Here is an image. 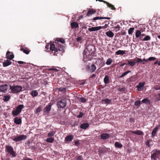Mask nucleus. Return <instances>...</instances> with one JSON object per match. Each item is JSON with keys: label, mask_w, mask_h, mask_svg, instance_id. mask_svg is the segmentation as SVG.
Returning a JSON list of instances; mask_svg holds the SVG:
<instances>
[{"label": "nucleus", "mask_w": 160, "mask_h": 160, "mask_svg": "<svg viewBox=\"0 0 160 160\" xmlns=\"http://www.w3.org/2000/svg\"><path fill=\"white\" fill-rule=\"evenodd\" d=\"M95 51V48L94 46L90 45L88 46L83 51V57L84 58H89L90 56L93 54Z\"/></svg>", "instance_id": "nucleus-1"}, {"label": "nucleus", "mask_w": 160, "mask_h": 160, "mask_svg": "<svg viewBox=\"0 0 160 160\" xmlns=\"http://www.w3.org/2000/svg\"><path fill=\"white\" fill-rule=\"evenodd\" d=\"M64 40L62 38H57L55 40V43L56 46L58 47L59 51L62 52H64V47L62 43L63 44L65 43Z\"/></svg>", "instance_id": "nucleus-2"}, {"label": "nucleus", "mask_w": 160, "mask_h": 160, "mask_svg": "<svg viewBox=\"0 0 160 160\" xmlns=\"http://www.w3.org/2000/svg\"><path fill=\"white\" fill-rule=\"evenodd\" d=\"M22 89V86L19 85L11 86L10 85V89L13 93H17L20 92Z\"/></svg>", "instance_id": "nucleus-3"}, {"label": "nucleus", "mask_w": 160, "mask_h": 160, "mask_svg": "<svg viewBox=\"0 0 160 160\" xmlns=\"http://www.w3.org/2000/svg\"><path fill=\"white\" fill-rule=\"evenodd\" d=\"M6 149L7 152L9 153L12 157H15L16 156V153L12 147L7 145L6 146Z\"/></svg>", "instance_id": "nucleus-4"}, {"label": "nucleus", "mask_w": 160, "mask_h": 160, "mask_svg": "<svg viewBox=\"0 0 160 160\" xmlns=\"http://www.w3.org/2000/svg\"><path fill=\"white\" fill-rule=\"evenodd\" d=\"M27 138L26 135H20L19 136H14L12 138L13 140L16 142H19L25 140Z\"/></svg>", "instance_id": "nucleus-5"}, {"label": "nucleus", "mask_w": 160, "mask_h": 160, "mask_svg": "<svg viewBox=\"0 0 160 160\" xmlns=\"http://www.w3.org/2000/svg\"><path fill=\"white\" fill-rule=\"evenodd\" d=\"M49 48L50 50L52 51L54 55H57L58 52L59 51L55 44L52 43L50 44Z\"/></svg>", "instance_id": "nucleus-6"}, {"label": "nucleus", "mask_w": 160, "mask_h": 160, "mask_svg": "<svg viewBox=\"0 0 160 160\" xmlns=\"http://www.w3.org/2000/svg\"><path fill=\"white\" fill-rule=\"evenodd\" d=\"M96 68V67L94 64H92L91 65H88L87 66V71L91 73L94 72Z\"/></svg>", "instance_id": "nucleus-7"}, {"label": "nucleus", "mask_w": 160, "mask_h": 160, "mask_svg": "<svg viewBox=\"0 0 160 160\" xmlns=\"http://www.w3.org/2000/svg\"><path fill=\"white\" fill-rule=\"evenodd\" d=\"M58 105L60 108H63L66 105V100L65 99H63L57 102Z\"/></svg>", "instance_id": "nucleus-8"}, {"label": "nucleus", "mask_w": 160, "mask_h": 160, "mask_svg": "<svg viewBox=\"0 0 160 160\" xmlns=\"http://www.w3.org/2000/svg\"><path fill=\"white\" fill-rule=\"evenodd\" d=\"M8 88V85L7 84L0 85V92L5 93Z\"/></svg>", "instance_id": "nucleus-9"}, {"label": "nucleus", "mask_w": 160, "mask_h": 160, "mask_svg": "<svg viewBox=\"0 0 160 160\" xmlns=\"http://www.w3.org/2000/svg\"><path fill=\"white\" fill-rule=\"evenodd\" d=\"M20 50L22 51L25 53L28 54L30 52V50L27 47H24V46L21 45L20 47Z\"/></svg>", "instance_id": "nucleus-10"}, {"label": "nucleus", "mask_w": 160, "mask_h": 160, "mask_svg": "<svg viewBox=\"0 0 160 160\" xmlns=\"http://www.w3.org/2000/svg\"><path fill=\"white\" fill-rule=\"evenodd\" d=\"M6 58L7 59L11 60L14 58V55L12 52L8 51L6 54Z\"/></svg>", "instance_id": "nucleus-11"}, {"label": "nucleus", "mask_w": 160, "mask_h": 160, "mask_svg": "<svg viewBox=\"0 0 160 160\" xmlns=\"http://www.w3.org/2000/svg\"><path fill=\"white\" fill-rule=\"evenodd\" d=\"M145 84V82L139 83L137 87L138 90L139 91L142 90L144 88V85Z\"/></svg>", "instance_id": "nucleus-12"}, {"label": "nucleus", "mask_w": 160, "mask_h": 160, "mask_svg": "<svg viewBox=\"0 0 160 160\" xmlns=\"http://www.w3.org/2000/svg\"><path fill=\"white\" fill-rule=\"evenodd\" d=\"M160 128V125H158L154 128L152 132V137L153 138L156 135L157 132Z\"/></svg>", "instance_id": "nucleus-13"}, {"label": "nucleus", "mask_w": 160, "mask_h": 160, "mask_svg": "<svg viewBox=\"0 0 160 160\" xmlns=\"http://www.w3.org/2000/svg\"><path fill=\"white\" fill-rule=\"evenodd\" d=\"M101 29V26L97 27H92L91 28H89L88 29V31L90 32L98 31Z\"/></svg>", "instance_id": "nucleus-14"}, {"label": "nucleus", "mask_w": 160, "mask_h": 160, "mask_svg": "<svg viewBox=\"0 0 160 160\" xmlns=\"http://www.w3.org/2000/svg\"><path fill=\"white\" fill-rule=\"evenodd\" d=\"M14 122L17 124H20L22 123V119L18 117H16L14 119Z\"/></svg>", "instance_id": "nucleus-15"}, {"label": "nucleus", "mask_w": 160, "mask_h": 160, "mask_svg": "<svg viewBox=\"0 0 160 160\" xmlns=\"http://www.w3.org/2000/svg\"><path fill=\"white\" fill-rule=\"evenodd\" d=\"M130 132L132 133L136 134L138 135H143V132L140 130H138L134 131H131Z\"/></svg>", "instance_id": "nucleus-16"}, {"label": "nucleus", "mask_w": 160, "mask_h": 160, "mask_svg": "<svg viewBox=\"0 0 160 160\" xmlns=\"http://www.w3.org/2000/svg\"><path fill=\"white\" fill-rule=\"evenodd\" d=\"M109 135L108 133H103L101 135V138L103 140L107 139L109 138Z\"/></svg>", "instance_id": "nucleus-17"}, {"label": "nucleus", "mask_w": 160, "mask_h": 160, "mask_svg": "<svg viewBox=\"0 0 160 160\" xmlns=\"http://www.w3.org/2000/svg\"><path fill=\"white\" fill-rule=\"evenodd\" d=\"M12 62L10 61L7 60L6 61L4 62L3 63V66L4 67H6L9 65H11Z\"/></svg>", "instance_id": "nucleus-18"}, {"label": "nucleus", "mask_w": 160, "mask_h": 160, "mask_svg": "<svg viewBox=\"0 0 160 160\" xmlns=\"http://www.w3.org/2000/svg\"><path fill=\"white\" fill-rule=\"evenodd\" d=\"M110 19V18L109 17H96L94 18H93V20L94 21H95L99 20V19Z\"/></svg>", "instance_id": "nucleus-19"}, {"label": "nucleus", "mask_w": 160, "mask_h": 160, "mask_svg": "<svg viewBox=\"0 0 160 160\" xmlns=\"http://www.w3.org/2000/svg\"><path fill=\"white\" fill-rule=\"evenodd\" d=\"M52 105L49 103L48 105L44 109V112H48L51 109Z\"/></svg>", "instance_id": "nucleus-20"}, {"label": "nucleus", "mask_w": 160, "mask_h": 160, "mask_svg": "<svg viewBox=\"0 0 160 160\" xmlns=\"http://www.w3.org/2000/svg\"><path fill=\"white\" fill-rule=\"evenodd\" d=\"M24 106L22 104H20L18 105L16 108V110L20 113L22 111V109L23 108Z\"/></svg>", "instance_id": "nucleus-21"}, {"label": "nucleus", "mask_w": 160, "mask_h": 160, "mask_svg": "<svg viewBox=\"0 0 160 160\" xmlns=\"http://www.w3.org/2000/svg\"><path fill=\"white\" fill-rule=\"evenodd\" d=\"M106 34L108 37L110 38H112L114 35V34L111 31H109L106 32Z\"/></svg>", "instance_id": "nucleus-22"}, {"label": "nucleus", "mask_w": 160, "mask_h": 160, "mask_svg": "<svg viewBox=\"0 0 160 160\" xmlns=\"http://www.w3.org/2000/svg\"><path fill=\"white\" fill-rule=\"evenodd\" d=\"M73 138V136L72 135H69L65 138V141L67 142L71 141Z\"/></svg>", "instance_id": "nucleus-23"}, {"label": "nucleus", "mask_w": 160, "mask_h": 160, "mask_svg": "<svg viewBox=\"0 0 160 160\" xmlns=\"http://www.w3.org/2000/svg\"><path fill=\"white\" fill-rule=\"evenodd\" d=\"M71 26L72 28H76L79 26L78 23L76 22H73L71 23Z\"/></svg>", "instance_id": "nucleus-24"}, {"label": "nucleus", "mask_w": 160, "mask_h": 160, "mask_svg": "<svg viewBox=\"0 0 160 160\" xmlns=\"http://www.w3.org/2000/svg\"><path fill=\"white\" fill-rule=\"evenodd\" d=\"M104 83L106 84H108L109 82V77L108 75H106L103 80Z\"/></svg>", "instance_id": "nucleus-25"}, {"label": "nucleus", "mask_w": 160, "mask_h": 160, "mask_svg": "<svg viewBox=\"0 0 160 160\" xmlns=\"http://www.w3.org/2000/svg\"><path fill=\"white\" fill-rule=\"evenodd\" d=\"M89 127V124L88 123H83L80 125V128L83 129H86Z\"/></svg>", "instance_id": "nucleus-26"}, {"label": "nucleus", "mask_w": 160, "mask_h": 160, "mask_svg": "<svg viewBox=\"0 0 160 160\" xmlns=\"http://www.w3.org/2000/svg\"><path fill=\"white\" fill-rule=\"evenodd\" d=\"M96 12V11L95 10H93L92 9L89 10L88 11L87 15L88 16H90Z\"/></svg>", "instance_id": "nucleus-27"}, {"label": "nucleus", "mask_w": 160, "mask_h": 160, "mask_svg": "<svg viewBox=\"0 0 160 160\" xmlns=\"http://www.w3.org/2000/svg\"><path fill=\"white\" fill-rule=\"evenodd\" d=\"M105 2V3L107 5L108 7L111 8V9L113 10H115L116 9V8L114 7V6L112 5V4L109 3L108 2Z\"/></svg>", "instance_id": "nucleus-28"}, {"label": "nucleus", "mask_w": 160, "mask_h": 160, "mask_svg": "<svg viewBox=\"0 0 160 160\" xmlns=\"http://www.w3.org/2000/svg\"><path fill=\"white\" fill-rule=\"evenodd\" d=\"M125 51L119 50L115 52V54L118 55H123L125 53Z\"/></svg>", "instance_id": "nucleus-29"}, {"label": "nucleus", "mask_w": 160, "mask_h": 160, "mask_svg": "<svg viewBox=\"0 0 160 160\" xmlns=\"http://www.w3.org/2000/svg\"><path fill=\"white\" fill-rule=\"evenodd\" d=\"M57 89L59 92H65L66 91V88L65 87H60L57 88Z\"/></svg>", "instance_id": "nucleus-30"}, {"label": "nucleus", "mask_w": 160, "mask_h": 160, "mask_svg": "<svg viewBox=\"0 0 160 160\" xmlns=\"http://www.w3.org/2000/svg\"><path fill=\"white\" fill-rule=\"evenodd\" d=\"M20 113L16 109L13 110L12 112V114L14 117L18 116Z\"/></svg>", "instance_id": "nucleus-31"}, {"label": "nucleus", "mask_w": 160, "mask_h": 160, "mask_svg": "<svg viewBox=\"0 0 160 160\" xmlns=\"http://www.w3.org/2000/svg\"><path fill=\"white\" fill-rule=\"evenodd\" d=\"M31 94L33 97H35L38 96V93L36 90H32L31 92Z\"/></svg>", "instance_id": "nucleus-32"}, {"label": "nucleus", "mask_w": 160, "mask_h": 160, "mask_svg": "<svg viewBox=\"0 0 160 160\" xmlns=\"http://www.w3.org/2000/svg\"><path fill=\"white\" fill-rule=\"evenodd\" d=\"M158 154L156 152H155L152 155L151 158L155 160L158 157Z\"/></svg>", "instance_id": "nucleus-33"}, {"label": "nucleus", "mask_w": 160, "mask_h": 160, "mask_svg": "<svg viewBox=\"0 0 160 160\" xmlns=\"http://www.w3.org/2000/svg\"><path fill=\"white\" fill-rule=\"evenodd\" d=\"M114 145L116 147L118 148H121L122 147V145L118 142H116L114 144Z\"/></svg>", "instance_id": "nucleus-34"}, {"label": "nucleus", "mask_w": 160, "mask_h": 160, "mask_svg": "<svg viewBox=\"0 0 160 160\" xmlns=\"http://www.w3.org/2000/svg\"><path fill=\"white\" fill-rule=\"evenodd\" d=\"M56 133V132L54 131H51L48 134V137H51L53 136Z\"/></svg>", "instance_id": "nucleus-35"}, {"label": "nucleus", "mask_w": 160, "mask_h": 160, "mask_svg": "<svg viewBox=\"0 0 160 160\" xmlns=\"http://www.w3.org/2000/svg\"><path fill=\"white\" fill-rule=\"evenodd\" d=\"M135 64L136 62L134 61H128V64L131 67L135 65Z\"/></svg>", "instance_id": "nucleus-36"}, {"label": "nucleus", "mask_w": 160, "mask_h": 160, "mask_svg": "<svg viewBox=\"0 0 160 160\" xmlns=\"http://www.w3.org/2000/svg\"><path fill=\"white\" fill-rule=\"evenodd\" d=\"M112 62V58H109L108 59L106 62V64L107 65H110Z\"/></svg>", "instance_id": "nucleus-37"}, {"label": "nucleus", "mask_w": 160, "mask_h": 160, "mask_svg": "<svg viewBox=\"0 0 160 160\" xmlns=\"http://www.w3.org/2000/svg\"><path fill=\"white\" fill-rule=\"evenodd\" d=\"M142 102L145 104H149L150 101L148 98H145L142 101Z\"/></svg>", "instance_id": "nucleus-38"}, {"label": "nucleus", "mask_w": 160, "mask_h": 160, "mask_svg": "<svg viewBox=\"0 0 160 160\" xmlns=\"http://www.w3.org/2000/svg\"><path fill=\"white\" fill-rule=\"evenodd\" d=\"M141 32L139 30H137L135 33L136 37L137 38H138L141 36Z\"/></svg>", "instance_id": "nucleus-39"}, {"label": "nucleus", "mask_w": 160, "mask_h": 160, "mask_svg": "<svg viewBox=\"0 0 160 160\" xmlns=\"http://www.w3.org/2000/svg\"><path fill=\"white\" fill-rule=\"evenodd\" d=\"M151 39V37L149 35L146 36L143 39V41H147L150 40Z\"/></svg>", "instance_id": "nucleus-40"}, {"label": "nucleus", "mask_w": 160, "mask_h": 160, "mask_svg": "<svg viewBox=\"0 0 160 160\" xmlns=\"http://www.w3.org/2000/svg\"><path fill=\"white\" fill-rule=\"evenodd\" d=\"M54 140V138L51 137L47 138L46 141L47 142L52 143L53 142Z\"/></svg>", "instance_id": "nucleus-41"}, {"label": "nucleus", "mask_w": 160, "mask_h": 160, "mask_svg": "<svg viewBox=\"0 0 160 160\" xmlns=\"http://www.w3.org/2000/svg\"><path fill=\"white\" fill-rule=\"evenodd\" d=\"M134 30V28H130L128 30V33L129 34H132Z\"/></svg>", "instance_id": "nucleus-42"}, {"label": "nucleus", "mask_w": 160, "mask_h": 160, "mask_svg": "<svg viewBox=\"0 0 160 160\" xmlns=\"http://www.w3.org/2000/svg\"><path fill=\"white\" fill-rule=\"evenodd\" d=\"M131 72V71H127L124 73H123L121 76H120L119 77L120 78H122L123 77H124L125 75H126L128 73L130 72Z\"/></svg>", "instance_id": "nucleus-43"}, {"label": "nucleus", "mask_w": 160, "mask_h": 160, "mask_svg": "<svg viewBox=\"0 0 160 160\" xmlns=\"http://www.w3.org/2000/svg\"><path fill=\"white\" fill-rule=\"evenodd\" d=\"M10 98V96H5L4 97L3 100L4 101H7L9 100Z\"/></svg>", "instance_id": "nucleus-44"}, {"label": "nucleus", "mask_w": 160, "mask_h": 160, "mask_svg": "<svg viewBox=\"0 0 160 160\" xmlns=\"http://www.w3.org/2000/svg\"><path fill=\"white\" fill-rule=\"evenodd\" d=\"M82 37H78L77 38L76 40H77V41L78 42H79L80 43H81L82 42Z\"/></svg>", "instance_id": "nucleus-45"}, {"label": "nucleus", "mask_w": 160, "mask_h": 160, "mask_svg": "<svg viewBox=\"0 0 160 160\" xmlns=\"http://www.w3.org/2000/svg\"><path fill=\"white\" fill-rule=\"evenodd\" d=\"M79 101L80 102H86V98H81L79 99Z\"/></svg>", "instance_id": "nucleus-46"}, {"label": "nucleus", "mask_w": 160, "mask_h": 160, "mask_svg": "<svg viewBox=\"0 0 160 160\" xmlns=\"http://www.w3.org/2000/svg\"><path fill=\"white\" fill-rule=\"evenodd\" d=\"M115 29H116V31H118L120 30V26L119 25H117L115 27H114Z\"/></svg>", "instance_id": "nucleus-47"}, {"label": "nucleus", "mask_w": 160, "mask_h": 160, "mask_svg": "<svg viewBox=\"0 0 160 160\" xmlns=\"http://www.w3.org/2000/svg\"><path fill=\"white\" fill-rule=\"evenodd\" d=\"M108 24H105V25L103 26H101V29L106 28L108 27V25L109 24V22H108Z\"/></svg>", "instance_id": "nucleus-48"}, {"label": "nucleus", "mask_w": 160, "mask_h": 160, "mask_svg": "<svg viewBox=\"0 0 160 160\" xmlns=\"http://www.w3.org/2000/svg\"><path fill=\"white\" fill-rule=\"evenodd\" d=\"M103 101H104L106 103H109L111 102V100L108 99H104L103 100Z\"/></svg>", "instance_id": "nucleus-49"}, {"label": "nucleus", "mask_w": 160, "mask_h": 160, "mask_svg": "<svg viewBox=\"0 0 160 160\" xmlns=\"http://www.w3.org/2000/svg\"><path fill=\"white\" fill-rule=\"evenodd\" d=\"M156 100L157 101H160V93H159L157 95V96L156 97Z\"/></svg>", "instance_id": "nucleus-50"}, {"label": "nucleus", "mask_w": 160, "mask_h": 160, "mask_svg": "<svg viewBox=\"0 0 160 160\" xmlns=\"http://www.w3.org/2000/svg\"><path fill=\"white\" fill-rule=\"evenodd\" d=\"M84 114L81 112H79V114L77 116V117L79 118H82Z\"/></svg>", "instance_id": "nucleus-51"}, {"label": "nucleus", "mask_w": 160, "mask_h": 160, "mask_svg": "<svg viewBox=\"0 0 160 160\" xmlns=\"http://www.w3.org/2000/svg\"><path fill=\"white\" fill-rule=\"evenodd\" d=\"M156 59V58L154 57H150L148 59V61H154Z\"/></svg>", "instance_id": "nucleus-52"}, {"label": "nucleus", "mask_w": 160, "mask_h": 160, "mask_svg": "<svg viewBox=\"0 0 160 160\" xmlns=\"http://www.w3.org/2000/svg\"><path fill=\"white\" fill-rule=\"evenodd\" d=\"M141 101H137L135 102L134 105L135 106H138L140 104Z\"/></svg>", "instance_id": "nucleus-53"}, {"label": "nucleus", "mask_w": 160, "mask_h": 160, "mask_svg": "<svg viewBox=\"0 0 160 160\" xmlns=\"http://www.w3.org/2000/svg\"><path fill=\"white\" fill-rule=\"evenodd\" d=\"M137 63H139V62H142V60L141 58H137Z\"/></svg>", "instance_id": "nucleus-54"}, {"label": "nucleus", "mask_w": 160, "mask_h": 160, "mask_svg": "<svg viewBox=\"0 0 160 160\" xmlns=\"http://www.w3.org/2000/svg\"><path fill=\"white\" fill-rule=\"evenodd\" d=\"M83 158L81 156H78L76 158V160H82Z\"/></svg>", "instance_id": "nucleus-55"}, {"label": "nucleus", "mask_w": 160, "mask_h": 160, "mask_svg": "<svg viewBox=\"0 0 160 160\" xmlns=\"http://www.w3.org/2000/svg\"><path fill=\"white\" fill-rule=\"evenodd\" d=\"M154 88L156 90H160V86H155Z\"/></svg>", "instance_id": "nucleus-56"}, {"label": "nucleus", "mask_w": 160, "mask_h": 160, "mask_svg": "<svg viewBox=\"0 0 160 160\" xmlns=\"http://www.w3.org/2000/svg\"><path fill=\"white\" fill-rule=\"evenodd\" d=\"M42 108L41 107H39L36 110V112H40Z\"/></svg>", "instance_id": "nucleus-57"}, {"label": "nucleus", "mask_w": 160, "mask_h": 160, "mask_svg": "<svg viewBox=\"0 0 160 160\" xmlns=\"http://www.w3.org/2000/svg\"><path fill=\"white\" fill-rule=\"evenodd\" d=\"M155 151L158 155L160 154V149L158 150V149H156Z\"/></svg>", "instance_id": "nucleus-58"}, {"label": "nucleus", "mask_w": 160, "mask_h": 160, "mask_svg": "<svg viewBox=\"0 0 160 160\" xmlns=\"http://www.w3.org/2000/svg\"><path fill=\"white\" fill-rule=\"evenodd\" d=\"M18 63L19 64H26V62L21 61H18Z\"/></svg>", "instance_id": "nucleus-59"}, {"label": "nucleus", "mask_w": 160, "mask_h": 160, "mask_svg": "<svg viewBox=\"0 0 160 160\" xmlns=\"http://www.w3.org/2000/svg\"><path fill=\"white\" fill-rule=\"evenodd\" d=\"M79 142L78 141H77L75 142V145L76 146H78L79 145Z\"/></svg>", "instance_id": "nucleus-60"}, {"label": "nucleus", "mask_w": 160, "mask_h": 160, "mask_svg": "<svg viewBox=\"0 0 160 160\" xmlns=\"http://www.w3.org/2000/svg\"><path fill=\"white\" fill-rule=\"evenodd\" d=\"M118 90L119 91H123L124 90V88H118Z\"/></svg>", "instance_id": "nucleus-61"}, {"label": "nucleus", "mask_w": 160, "mask_h": 160, "mask_svg": "<svg viewBox=\"0 0 160 160\" xmlns=\"http://www.w3.org/2000/svg\"><path fill=\"white\" fill-rule=\"evenodd\" d=\"M96 75L95 74H93L92 76H90L91 78H94L96 76Z\"/></svg>", "instance_id": "nucleus-62"}, {"label": "nucleus", "mask_w": 160, "mask_h": 160, "mask_svg": "<svg viewBox=\"0 0 160 160\" xmlns=\"http://www.w3.org/2000/svg\"><path fill=\"white\" fill-rule=\"evenodd\" d=\"M134 120L133 118H131L130 119L129 122H134Z\"/></svg>", "instance_id": "nucleus-63"}, {"label": "nucleus", "mask_w": 160, "mask_h": 160, "mask_svg": "<svg viewBox=\"0 0 160 160\" xmlns=\"http://www.w3.org/2000/svg\"><path fill=\"white\" fill-rule=\"evenodd\" d=\"M23 160H33L32 159L28 158H26L23 159Z\"/></svg>", "instance_id": "nucleus-64"}]
</instances>
